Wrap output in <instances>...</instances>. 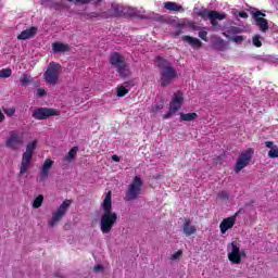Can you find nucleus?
Returning a JSON list of instances; mask_svg holds the SVG:
<instances>
[{
    "instance_id": "nucleus-21",
    "label": "nucleus",
    "mask_w": 278,
    "mask_h": 278,
    "mask_svg": "<svg viewBox=\"0 0 278 278\" xmlns=\"http://www.w3.org/2000/svg\"><path fill=\"white\" fill-rule=\"evenodd\" d=\"M68 45L63 42H54L52 43L53 53H66L68 51Z\"/></svg>"
},
{
    "instance_id": "nucleus-39",
    "label": "nucleus",
    "mask_w": 278,
    "mask_h": 278,
    "mask_svg": "<svg viewBox=\"0 0 278 278\" xmlns=\"http://www.w3.org/2000/svg\"><path fill=\"white\" fill-rule=\"evenodd\" d=\"M38 97H47V90L39 88L37 89Z\"/></svg>"
},
{
    "instance_id": "nucleus-47",
    "label": "nucleus",
    "mask_w": 278,
    "mask_h": 278,
    "mask_svg": "<svg viewBox=\"0 0 278 278\" xmlns=\"http://www.w3.org/2000/svg\"><path fill=\"white\" fill-rule=\"evenodd\" d=\"M128 12H129L130 16H134V14H135L134 9L128 8Z\"/></svg>"
},
{
    "instance_id": "nucleus-2",
    "label": "nucleus",
    "mask_w": 278,
    "mask_h": 278,
    "mask_svg": "<svg viewBox=\"0 0 278 278\" xmlns=\"http://www.w3.org/2000/svg\"><path fill=\"white\" fill-rule=\"evenodd\" d=\"M155 66L160 70L162 88H166L173 84V79H177V71L173 67V63H169L164 56H156L154 60Z\"/></svg>"
},
{
    "instance_id": "nucleus-31",
    "label": "nucleus",
    "mask_w": 278,
    "mask_h": 278,
    "mask_svg": "<svg viewBox=\"0 0 278 278\" xmlns=\"http://www.w3.org/2000/svg\"><path fill=\"white\" fill-rule=\"evenodd\" d=\"M3 112L7 116L12 117L14 114H16V108L14 106L7 108V109H3Z\"/></svg>"
},
{
    "instance_id": "nucleus-26",
    "label": "nucleus",
    "mask_w": 278,
    "mask_h": 278,
    "mask_svg": "<svg viewBox=\"0 0 278 278\" xmlns=\"http://www.w3.org/2000/svg\"><path fill=\"white\" fill-rule=\"evenodd\" d=\"M111 10L113 12V16H121V14H124L123 7H121L119 4L113 3L111 5Z\"/></svg>"
},
{
    "instance_id": "nucleus-6",
    "label": "nucleus",
    "mask_w": 278,
    "mask_h": 278,
    "mask_svg": "<svg viewBox=\"0 0 278 278\" xmlns=\"http://www.w3.org/2000/svg\"><path fill=\"white\" fill-rule=\"evenodd\" d=\"M62 71V65L60 63L50 62L47 71L43 74V79L50 86H55L60 80V73Z\"/></svg>"
},
{
    "instance_id": "nucleus-4",
    "label": "nucleus",
    "mask_w": 278,
    "mask_h": 278,
    "mask_svg": "<svg viewBox=\"0 0 278 278\" xmlns=\"http://www.w3.org/2000/svg\"><path fill=\"white\" fill-rule=\"evenodd\" d=\"M38 146V141H30L26 146V151L22 154V162L20 165V175H29V168L31 166V160H34V150Z\"/></svg>"
},
{
    "instance_id": "nucleus-41",
    "label": "nucleus",
    "mask_w": 278,
    "mask_h": 278,
    "mask_svg": "<svg viewBox=\"0 0 278 278\" xmlns=\"http://www.w3.org/2000/svg\"><path fill=\"white\" fill-rule=\"evenodd\" d=\"M239 16L240 18H249V13H247V11H241L239 12Z\"/></svg>"
},
{
    "instance_id": "nucleus-20",
    "label": "nucleus",
    "mask_w": 278,
    "mask_h": 278,
    "mask_svg": "<svg viewBox=\"0 0 278 278\" xmlns=\"http://www.w3.org/2000/svg\"><path fill=\"white\" fill-rule=\"evenodd\" d=\"M256 27L260 28V31L266 34L268 31V21L264 17H256L254 18Z\"/></svg>"
},
{
    "instance_id": "nucleus-30",
    "label": "nucleus",
    "mask_w": 278,
    "mask_h": 278,
    "mask_svg": "<svg viewBox=\"0 0 278 278\" xmlns=\"http://www.w3.org/2000/svg\"><path fill=\"white\" fill-rule=\"evenodd\" d=\"M161 110H164V104H153L150 112L152 114H157V112H160Z\"/></svg>"
},
{
    "instance_id": "nucleus-29",
    "label": "nucleus",
    "mask_w": 278,
    "mask_h": 278,
    "mask_svg": "<svg viewBox=\"0 0 278 278\" xmlns=\"http://www.w3.org/2000/svg\"><path fill=\"white\" fill-rule=\"evenodd\" d=\"M117 97H125V94H129V89L125 88V86L121 85L117 87Z\"/></svg>"
},
{
    "instance_id": "nucleus-43",
    "label": "nucleus",
    "mask_w": 278,
    "mask_h": 278,
    "mask_svg": "<svg viewBox=\"0 0 278 278\" xmlns=\"http://www.w3.org/2000/svg\"><path fill=\"white\" fill-rule=\"evenodd\" d=\"M112 160H113V162H121V156L114 154V155H112Z\"/></svg>"
},
{
    "instance_id": "nucleus-40",
    "label": "nucleus",
    "mask_w": 278,
    "mask_h": 278,
    "mask_svg": "<svg viewBox=\"0 0 278 278\" xmlns=\"http://www.w3.org/2000/svg\"><path fill=\"white\" fill-rule=\"evenodd\" d=\"M260 16H266V13H262V11H256L253 13V18H260Z\"/></svg>"
},
{
    "instance_id": "nucleus-13",
    "label": "nucleus",
    "mask_w": 278,
    "mask_h": 278,
    "mask_svg": "<svg viewBox=\"0 0 278 278\" xmlns=\"http://www.w3.org/2000/svg\"><path fill=\"white\" fill-rule=\"evenodd\" d=\"M181 105H184V92L178 90L173 94L169 108L172 109V112H179Z\"/></svg>"
},
{
    "instance_id": "nucleus-7",
    "label": "nucleus",
    "mask_w": 278,
    "mask_h": 278,
    "mask_svg": "<svg viewBox=\"0 0 278 278\" xmlns=\"http://www.w3.org/2000/svg\"><path fill=\"white\" fill-rule=\"evenodd\" d=\"M197 15L200 16L202 21H211L213 27L218 26V21H225V18H227V14L207 9L198 12Z\"/></svg>"
},
{
    "instance_id": "nucleus-37",
    "label": "nucleus",
    "mask_w": 278,
    "mask_h": 278,
    "mask_svg": "<svg viewBox=\"0 0 278 278\" xmlns=\"http://www.w3.org/2000/svg\"><path fill=\"white\" fill-rule=\"evenodd\" d=\"M232 40L235 41V42H244V37L243 36H240V35H237V36H235V37H232Z\"/></svg>"
},
{
    "instance_id": "nucleus-23",
    "label": "nucleus",
    "mask_w": 278,
    "mask_h": 278,
    "mask_svg": "<svg viewBox=\"0 0 278 278\" xmlns=\"http://www.w3.org/2000/svg\"><path fill=\"white\" fill-rule=\"evenodd\" d=\"M77 151H79L78 147H73L68 153L66 154V156L64 157L65 162H73V160H75V157H77Z\"/></svg>"
},
{
    "instance_id": "nucleus-46",
    "label": "nucleus",
    "mask_w": 278,
    "mask_h": 278,
    "mask_svg": "<svg viewBox=\"0 0 278 278\" xmlns=\"http://www.w3.org/2000/svg\"><path fill=\"white\" fill-rule=\"evenodd\" d=\"M156 21H159L161 23L164 22V16L163 15L157 16Z\"/></svg>"
},
{
    "instance_id": "nucleus-18",
    "label": "nucleus",
    "mask_w": 278,
    "mask_h": 278,
    "mask_svg": "<svg viewBox=\"0 0 278 278\" xmlns=\"http://www.w3.org/2000/svg\"><path fill=\"white\" fill-rule=\"evenodd\" d=\"M182 40L185 42H188V45H190V47H192L193 49H201L203 47V42H201L199 38L195 37L186 35L182 37Z\"/></svg>"
},
{
    "instance_id": "nucleus-15",
    "label": "nucleus",
    "mask_w": 278,
    "mask_h": 278,
    "mask_svg": "<svg viewBox=\"0 0 278 278\" xmlns=\"http://www.w3.org/2000/svg\"><path fill=\"white\" fill-rule=\"evenodd\" d=\"M236 225V215L224 218L219 224L220 233H227Z\"/></svg>"
},
{
    "instance_id": "nucleus-45",
    "label": "nucleus",
    "mask_w": 278,
    "mask_h": 278,
    "mask_svg": "<svg viewBox=\"0 0 278 278\" xmlns=\"http://www.w3.org/2000/svg\"><path fill=\"white\" fill-rule=\"evenodd\" d=\"M5 121V115H3V112L0 110V123H3Z\"/></svg>"
},
{
    "instance_id": "nucleus-22",
    "label": "nucleus",
    "mask_w": 278,
    "mask_h": 278,
    "mask_svg": "<svg viewBox=\"0 0 278 278\" xmlns=\"http://www.w3.org/2000/svg\"><path fill=\"white\" fill-rule=\"evenodd\" d=\"M180 121L185 123H192L193 121H197L199 118V114L197 113H179Z\"/></svg>"
},
{
    "instance_id": "nucleus-8",
    "label": "nucleus",
    "mask_w": 278,
    "mask_h": 278,
    "mask_svg": "<svg viewBox=\"0 0 278 278\" xmlns=\"http://www.w3.org/2000/svg\"><path fill=\"white\" fill-rule=\"evenodd\" d=\"M255 150L253 148H248L245 151L241 152L237 163L235 164V173H240L243 168H247L249 164H251V160H253V155Z\"/></svg>"
},
{
    "instance_id": "nucleus-42",
    "label": "nucleus",
    "mask_w": 278,
    "mask_h": 278,
    "mask_svg": "<svg viewBox=\"0 0 278 278\" xmlns=\"http://www.w3.org/2000/svg\"><path fill=\"white\" fill-rule=\"evenodd\" d=\"M273 146H274L273 141L265 142V147H267V149H273Z\"/></svg>"
},
{
    "instance_id": "nucleus-17",
    "label": "nucleus",
    "mask_w": 278,
    "mask_h": 278,
    "mask_svg": "<svg viewBox=\"0 0 278 278\" xmlns=\"http://www.w3.org/2000/svg\"><path fill=\"white\" fill-rule=\"evenodd\" d=\"M182 231L187 237L194 236L197 233V226H193L190 219H186L182 224Z\"/></svg>"
},
{
    "instance_id": "nucleus-28",
    "label": "nucleus",
    "mask_w": 278,
    "mask_h": 278,
    "mask_svg": "<svg viewBox=\"0 0 278 278\" xmlns=\"http://www.w3.org/2000/svg\"><path fill=\"white\" fill-rule=\"evenodd\" d=\"M9 77H12L11 68H3L0 71V79H8Z\"/></svg>"
},
{
    "instance_id": "nucleus-19",
    "label": "nucleus",
    "mask_w": 278,
    "mask_h": 278,
    "mask_svg": "<svg viewBox=\"0 0 278 278\" xmlns=\"http://www.w3.org/2000/svg\"><path fill=\"white\" fill-rule=\"evenodd\" d=\"M164 8L168 10V12H184V7L179 5L177 2H164Z\"/></svg>"
},
{
    "instance_id": "nucleus-32",
    "label": "nucleus",
    "mask_w": 278,
    "mask_h": 278,
    "mask_svg": "<svg viewBox=\"0 0 278 278\" xmlns=\"http://www.w3.org/2000/svg\"><path fill=\"white\" fill-rule=\"evenodd\" d=\"M181 255H184V251L178 250L174 254H172L170 260L172 262H177V260H180Z\"/></svg>"
},
{
    "instance_id": "nucleus-16",
    "label": "nucleus",
    "mask_w": 278,
    "mask_h": 278,
    "mask_svg": "<svg viewBox=\"0 0 278 278\" xmlns=\"http://www.w3.org/2000/svg\"><path fill=\"white\" fill-rule=\"evenodd\" d=\"M35 34H38V28L36 26H33L28 29L23 30L17 36V40H29V38H34Z\"/></svg>"
},
{
    "instance_id": "nucleus-44",
    "label": "nucleus",
    "mask_w": 278,
    "mask_h": 278,
    "mask_svg": "<svg viewBox=\"0 0 278 278\" xmlns=\"http://www.w3.org/2000/svg\"><path fill=\"white\" fill-rule=\"evenodd\" d=\"M93 270H94V273H97L98 270H103V266H101V265H96V266L93 267Z\"/></svg>"
},
{
    "instance_id": "nucleus-33",
    "label": "nucleus",
    "mask_w": 278,
    "mask_h": 278,
    "mask_svg": "<svg viewBox=\"0 0 278 278\" xmlns=\"http://www.w3.org/2000/svg\"><path fill=\"white\" fill-rule=\"evenodd\" d=\"M260 38H262L260 35H255L253 38H252V42L254 45V47H262V41L260 40Z\"/></svg>"
},
{
    "instance_id": "nucleus-1",
    "label": "nucleus",
    "mask_w": 278,
    "mask_h": 278,
    "mask_svg": "<svg viewBox=\"0 0 278 278\" xmlns=\"http://www.w3.org/2000/svg\"><path fill=\"white\" fill-rule=\"evenodd\" d=\"M103 213L100 218V231L110 233L114 229V225L118 223V214L112 211V191H109L101 204Z\"/></svg>"
},
{
    "instance_id": "nucleus-27",
    "label": "nucleus",
    "mask_w": 278,
    "mask_h": 278,
    "mask_svg": "<svg viewBox=\"0 0 278 278\" xmlns=\"http://www.w3.org/2000/svg\"><path fill=\"white\" fill-rule=\"evenodd\" d=\"M87 16H89V18H109L110 17L108 13H97V12L88 13Z\"/></svg>"
},
{
    "instance_id": "nucleus-5",
    "label": "nucleus",
    "mask_w": 278,
    "mask_h": 278,
    "mask_svg": "<svg viewBox=\"0 0 278 278\" xmlns=\"http://www.w3.org/2000/svg\"><path fill=\"white\" fill-rule=\"evenodd\" d=\"M142 178L135 176L126 190L125 201H136L142 194Z\"/></svg>"
},
{
    "instance_id": "nucleus-34",
    "label": "nucleus",
    "mask_w": 278,
    "mask_h": 278,
    "mask_svg": "<svg viewBox=\"0 0 278 278\" xmlns=\"http://www.w3.org/2000/svg\"><path fill=\"white\" fill-rule=\"evenodd\" d=\"M199 38L201 40H204V42H207L210 39H207V30H201L198 33Z\"/></svg>"
},
{
    "instance_id": "nucleus-36",
    "label": "nucleus",
    "mask_w": 278,
    "mask_h": 278,
    "mask_svg": "<svg viewBox=\"0 0 278 278\" xmlns=\"http://www.w3.org/2000/svg\"><path fill=\"white\" fill-rule=\"evenodd\" d=\"M268 157H271L273 160H275V157H278V150L277 149L269 150Z\"/></svg>"
},
{
    "instance_id": "nucleus-3",
    "label": "nucleus",
    "mask_w": 278,
    "mask_h": 278,
    "mask_svg": "<svg viewBox=\"0 0 278 278\" xmlns=\"http://www.w3.org/2000/svg\"><path fill=\"white\" fill-rule=\"evenodd\" d=\"M110 64L116 71L121 79L131 77V70L129 64L125 61V56L121 52H112L110 56Z\"/></svg>"
},
{
    "instance_id": "nucleus-11",
    "label": "nucleus",
    "mask_w": 278,
    "mask_h": 278,
    "mask_svg": "<svg viewBox=\"0 0 278 278\" xmlns=\"http://www.w3.org/2000/svg\"><path fill=\"white\" fill-rule=\"evenodd\" d=\"M228 260L231 264H241L242 255H247L244 251H240V244L236 241H232L228 244Z\"/></svg>"
},
{
    "instance_id": "nucleus-35",
    "label": "nucleus",
    "mask_w": 278,
    "mask_h": 278,
    "mask_svg": "<svg viewBox=\"0 0 278 278\" xmlns=\"http://www.w3.org/2000/svg\"><path fill=\"white\" fill-rule=\"evenodd\" d=\"M218 198L222 199V201H229V193L222 191L218 193Z\"/></svg>"
},
{
    "instance_id": "nucleus-38",
    "label": "nucleus",
    "mask_w": 278,
    "mask_h": 278,
    "mask_svg": "<svg viewBox=\"0 0 278 278\" xmlns=\"http://www.w3.org/2000/svg\"><path fill=\"white\" fill-rule=\"evenodd\" d=\"M176 111H173L172 108H169V111L163 116L164 119H168L175 114Z\"/></svg>"
},
{
    "instance_id": "nucleus-24",
    "label": "nucleus",
    "mask_w": 278,
    "mask_h": 278,
    "mask_svg": "<svg viewBox=\"0 0 278 278\" xmlns=\"http://www.w3.org/2000/svg\"><path fill=\"white\" fill-rule=\"evenodd\" d=\"M31 76L29 74H22L21 77H20V83H21V86H29V84H31Z\"/></svg>"
},
{
    "instance_id": "nucleus-48",
    "label": "nucleus",
    "mask_w": 278,
    "mask_h": 278,
    "mask_svg": "<svg viewBox=\"0 0 278 278\" xmlns=\"http://www.w3.org/2000/svg\"><path fill=\"white\" fill-rule=\"evenodd\" d=\"M232 29H233V33H235V34H240V28L233 27Z\"/></svg>"
},
{
    "instance_id": "nucleus-25",
    "label": "nucleus",
    "mask_w": 278,
    "mask_h": 278,
    "mask_svg": "<svg viewBox=\"0 0 278 278\" xmlns=\"http://www.w3.org/2000/svg\"><path fill=\"white\" fill-rule=\"evenodd\" d=\"M45 201V195L39 194L35 200L33 201V207L34 210H38L39 207H42V203Z\"/></svg>"
},
{
    "instance_id": "nucleus-14",
    "label": "nucleus",
    "mask_w": 278,
    "mask_h": 278,
    "mask_svg": "<svg viewBox=\"0 0 278 278\" xmlns=\"http://www.w3.org/2000/svg\"><path fill=\"white\" fill-rule=\"evenodd\" d=\"M53 160L51 159H47L41 167V170L39 172V181H47V179H49V173L51 170V168H53Z\"/></svg>"
},
{
    "instance_id": "nucleus-49",
    "label": "nucleus",
    "mask_w": 278,
    "mask_h": 278,
    "mask_svg": "<svg viewBox=\"0 0 278 278\" xmlns=\"http://www.w3.org/2000/svg\"><path fill=\"white\" fill-rule=\"evenodd\" d=\"M180 34H181V30H178V31L176 33V36H180Z\"/></svg>"
},
{
    "instance_id": "nucleus-10",
    "label": "nucleus",
    "mask_w": 278,
    "mask_h": 278,
    "mask_svg": "<svg viewBox=\"0 0 278 278\" xmlns=\"http://www.w3.org/2000/svg\"><path fill=\"white\" fill-rule=\"evenodd\" d=\"M31 116L35 121H47L51 116H60V111L51 108H35Z\"/></svg>"
},
{
    "instance_id": "nucleus-9",
    "label": "nucleus",
    "mask_w": 278,
    "mask_h": 278,
    "mask_svg": "<svg viewBox=\"0 0 278 278\" xmlns=\"http://www.w3.org/2000/svg\"><path fill=\"white\" fill-rule=\"evenodd\" d=\"M72 203V200H65L62 202L58 210L52 214V218L48 222L49 227H55V224L60 223V220L66 216Z\"/></svg>"
},
{
    "instance_id": "nucleus-12",
    "label": "nucleus",
    "mask_w": 278,
    "mask_h": 278,
    "mask_svg": "<svg viewBox=\"0 0 278 278\" xmlns=\"http://www.w3.org/2000/svg\"><path fill=\"white\" fill-rule=\"evenodd\" d=\"M25 143V136L16 131H11L9 138L5 141V147L12 151H18V148Z\"/></svg>"
}]
</instances>
